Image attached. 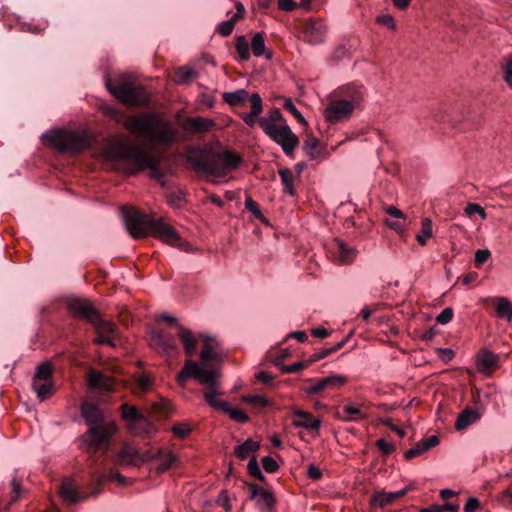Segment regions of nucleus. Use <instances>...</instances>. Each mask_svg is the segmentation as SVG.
<instances>
[{"label":"nucleus","instance_id":"c85d7f7f","mask_svg":"<svg viewBox=\"0 0 512 512\" xmlns=\"http://www.w3.org/2000/svg\"><path fill=\"white\" fill-rule=\"evenodd\" d=\"M294 416L296 419L293 420L292 424L295 427L307 430H318L321 426V421L319 419H315L309 412L298 409L294 411Z\"/></svg>","mask_w":512,"mask_h":512},{"label":"nucleus","instance_id":"69168bd1","mask_svg":"<svg viewBox=\"0 0 512 512\" xmlns=\"http://www.w3.org/2000/svg\"><path fill=\"white\" fill-rule=\"evenodd\" d=\"M12 492L10 495V502H16L20 498L22 491L21 482L15 477L11 480Z\"/></svg>","mask_w":512,"mask_h":512},{"label":"nucleus","instance_id":"a19ab883","mask_svg":"<svg viewBox=\"0 0 512 512\" xmlns=\"http://www.w3.org/2000/svg\"><path fill=\"white\" fill-rule=\"evenodd\" d=\"M336 249L339 253V260L342 264H349L355 258V250L351 247H347L343 241L335 240Z\"/></svg>","mask_w":512,"mask_h":512},{"label":"nucleus","instance_id":"7c9ffc66","mask_svg":"<svg viewBox=\"0 0 512 512\" xmlns=\"http://www.w3.org/2000/svg\"><path fill=\"white\" fill-rule=\"evenodd\" d=\"M407 492V487L396 492H376L371 498V504L384 507L392 503L395 499L404 496Z\"/></svg>","mask_w":512,"mask_h":512},{"label":"nucleus","instance_id":"6e6552de","mask_svg":"<svg viewBox=\"0 0 512 512\" xmlns=\"http://www.w3.org/2000/svg\"><path fill=\"white\" fill-rule=\"evenodd\" d=\"M258 125L273 142L281 147L286 156L292 157L294 155L299 139L289 125H270L264 119H258Z\"/></svg>","mask_w":512,"mask_h":512},{"label":"nucleus","instance_id":"c9c22d12","mask_svg":"<svg viewBox=\"0 0 512 512\" xmlns=\"http://www.w3.org/2000/svg\"><path fill=\"white\" fill-rule=\"evenodd\" d=\"M302 149L310 161L316 160L321 155L319 140L314 136H308L305 139Z\"/></svg>","mask_w":512,"mask_h":512},{"label":"nucleus","instance_id":"5701e85b","mask_svg":"<svg viewBox=\"0 0 512 512\" xmlns=\"http://www.w3.org/2000/svg\"><path fill=\"white\" fill-rule=\"evenodd\" d=\"M214 126L215 122L213 119L195 116L188 117L185 120L183 129L190 133H205L210 131Z\"/></svg>","mask_w":512,"mask_h":512},{"label":"nucleus","instance_id":"bf43d9fd","mask_svg":"<svg viewBox=\"0 0 512 512\" xmlns=\"http://www.w3.org/2000/svg\"><path fill=\"white\" fill-rule=\"evenodd\" d=\"M261 462H262L263 469L267 473H275L279 469V465L276 462V460H274L270 456H264L262 458Z\"/></svg>","mask_w":512,"mask_h":512},{"label":"nucleus","instance_id":"052dcab7","mask_svg":"<svg viewBox=\"0 0 512 512\" xmlns=\"http://www.w3.org/2000/svg\"><path fill=\"white\" fill-rule=\"evenodd\" d=\"M191 431V428L186 423H177L172 427V432L176 437L184 438Z\"/></svg>","mask_w":512,"mask_h":512},{"label":"nucleus","instance_id":"c03bdc74","mask_svg":"<svg viewBox=\"0 0 512 512\" xmlns=\"http://www.w3.org/2000/svg\"><path fill=\"white\" fill-rule=\"evenodd\" d=\"M500 69L504 82L512 89V53L504 57Z\"/></svg>","mask_w":512,"mask_h":512},{"label":"nucleus","instance_id":"49530a36","mask_svg":"<svg viewBox=\"0 0 512 512\" xmlns=\"http://www.w3.org/2000/svg\"><path fill=\"white\" fill-rule=\"evenodd\" d=\"M235 49L241 61L250 59L249 44L245 36L241 35L236 38Z\"/></svg>","mask_w":512,"mask_h":512},{"label":"nucleus","instance_id":"5fc2aeb1","mask_svg":"<svg viewBox=\"0 0 512 512\" xmlns=\"http://www.w3.org/2000/svg\"><path fill=\"white\" fill-rule=\"evenodd\" d=\"M308 366L309 365H308L307 361H298L291 365L283 364L280 366V370L284 374L297 373V372L307 368Z\"/></svg>","mask_w":512,"mask_h":512},{"label":"nucleus","instance_id":"473e14b6","mask_svg":"<svg viewBox=\"0 0 512 512\" xmlns=\"http://www.w3.org/2000/svg\"><path fill=\"white\" fill-rule=\"evenodd\" d=\"M251 50L255 57H265L267 60L272 58V53L267 51L265 46L264 34L256 33L251 41Z\"/></svg>","mask_w":512,"mask_h":512},{"label":"nucleus","instance_id":"338daca9","mask_svg":"<svg viewBox=\"0 0 512 512\" xmlns=\"http://www.w3.org/2000/svg\"><path fill=\"white\" fill-rule=\"evenodd\" d=\"M216 503L223 507L226 511H230L232 509V505L226 490H222L216 500Z\"/></svg>","mask_w":512,"mask_h":512},{"label":"nucleus","instance_id":"0e129e2a","mask_svg":"<svg viewBox=\"0 0 512 512\" xmlns=\"http://www.w3.org/2000/svg\"><path fill=\"white\" fill-rule=\"evenodd\" d=\"M376 446L384 455H389L395 450L394 444L383 438L376 441Z\"/></svg>","mask_w":512,"mask_h":512},{"label":"nucleus","instance_id":"4d7b16f0","mask_svg":"<svg viewBox=\"0 0 512 512\" xmlns=\"http://www.w3.org/2000/svg\"><path fill=\"white\" fill-rule=\"evenodd\" d=\"M465 213L468 216L478 214L483 220L487 218V213L485 212L484 208L476 203L467 204V206L465 207Z\"/></svg>","mask_w":512,"mask_h":512},{"label":"nucleus","instance_id":"58836bf2","mask_svg":"<svg viewBox=\"0 0 512 512\" xmlns=\"http://www.w3.org/2000/svg\"><path fill=\"white\" fill-rule=\"evenodd\" d=\"M248 98L250 99L249 94L245 89H238L232 92H225L223 94L224 101L230 106H237L245 102Z\"/></svg>","mask_w":512,"mask_h":512},{"label":"nucleus","instance_id":"de8ad7c7","mask_svg":"<svg viewBox=\"0 0 512 512\" xmlns=\"http://www.w3.org/2000/svg\"><path fill=\"white\" fill-rule=\"evenodd\" d=\"M247 470H248L249 475L252 476L253 478H255L256 480H258L260 482L266 481V477L262 473L255 456L250 458L248 465H247Z\"/></svg>","mask_w":512,"mask_h":512},{"label":"nucleus","instance_id":"9b49d317","mask_svg":"<svg viewBox=\"0 0 512 512\" xmlns=\"http://www.w3.org/2000/svg\"><path fill=\"white\" fill-rule=\"evenodd\" d=\"M32 387L40 401H44L54 393V384L52 380V366L45 362L38 366Z\"/></svg>","mask_w":512,"mask_h":512},{"label":"nucleus","instance_id":"cd10ccee","mask_svg":"<svg viewBox=\"0 0 512 512\" xmlns=\"http://www.w3.org/2000/svg\"><path fill=\"white\" fill-rule=\"evenodd\" d=\"M439 444V437L437 435H432L429 438H424L420 440L414 447L408 449L404 457L406 460H411L417 456H420L424 452L428 451L430 448L435 447Z\"/></svg>","mask_w":512,"mask_h":512},{"label":"nucleus","instance_id":"6e6d98bb","mask_svg":"<svg viewBox=\"0 0 512 512\" xmlns=\"http://www.w3.org/2000/svg\"><path fill=\"white\" fill-rule=\"evenodd\" d=\"M283 107L290 112L300 123H306L302 113L296 108L295 104L290 98L285 99Z\"/></svg>","mask_w":512,"mask_h":512},{"label":"nucleus","instance_id":"e433bc0d","mask_svg":"<svg viewBox=\"0 0 512 512\" xmlns=\"http://www.w3.org/2000/svg\"><path fill=\"white\" fill-rule=\"evenodd\" d=\"M91 324L94 326L97 334H104L113 337L117 330V327L113 322L101 319L99 314Z\"/></svg>","mask_w":512,"mask_h":512},{"label":"nucleus","instance_id":"dca6fc26","mask_svg":"<svg viewBox=\"0 0 512 512\" xmlns=\"http://www.w3.org/2000/svg\"><path fill=\"white\" fill-rule=\"evenodd\" d=\"M159 319L163 320L165 322H168L170 324L176 325V328L178 329V337L180 338L181 342L183 343V347H184V351H185L186 355L192 356L196 351L197 339L193 335L191 330L178 324L176 318L167 313L161 314L159 316Z\"/></svg>","mask_w":512,"mask_h":512},{"label":"nucleus","instance_id":"72a5a7b5","mask_svg":"<svg viewBox=\"0 0 512 512\" xmlns=\"http://www.w3.org/2000/svg\"><path fill=\"white\" fill-rule=\"evenodd\" d=\"M259 448H260L259 442L254 441L251 438H248L242 444H240L234 448V455L240 460H245L246 458H248V456L251 453L259 450Z\"/></svg>","mask_w":512,"mask_h":512},{"label":"nucleus","instance_id":"a211bd4d","mask_svg":"<svg viewBox=\"0 0 512 512\" xmlns=\"http://www.w3.org/2000/svg\"><path fill=\"white\" fill-rule=\"evenodd\" d=\"M117 461L121 465L140 466L147 463L146 451L139 450L129 443L123 444L117 454Z\"/></svg>","mask_w":512,"mask_h":512},{"label":"nucleus","instance_id":"c756f323","mask_svg":"<svg viewBox=\"0 0 512 512\" xmlns=\"http://www.w3.org/2000/svg\"><path fill=\"white\" fill-rule=\"evenodd\" d=\"M481 418V413L473 407H466L461 413H459L456 422V430H464L470 425L478 422Z\"/></svg>","mask_w":512,"mask_h":512},{"label":"nucleus","instance_id":"f03ea898","mask_svg":"<svg viewBox=\"0 0 512 512\" xmlns=\"http://www.w3.org/2000/svg\"><path fill=\"white\" fill-rule=\"evenodd\" d=\"M121 214L132 237L141 238L151 235L168 245H181L182 240L177 231L163 219L152 218L129 206H123Z\"/></svg>","mask_w":512,"mask_h":512},{"label":"nucleus","instance_id":"423d86ee","mask_svg":"<svg viewBox=\"0 0 512 512\" xmlns=\"http://www.w3.org/2000/svg\"><path fill=\"white\" fill-rule=\"evenodd\" d=\"M107 90L119 101L128 105H147L150 94L143 85L133 84L126 76H121L114 82L106 78Z\"/></svg>","mask_w":512,"mask_h":512},{"label":"nucleus","instance_id":"f704fd0d","mask_svg":"<svg viewBox=\"0 0 512 512\" xmlns=\"http://www.w3.org/2000/svg\"><path fill=\"white\" fill-rule=\"evenodd\" d=\"M496 314L499 318L506 319L508 322L512 321V302L506 297H495Z\"/></svg>","mask_w":512,"mask_h":512},{"label":"nucleus","instance_id":"f8f14e48","mask_svg":"<svg viewBox=\"0 0 512 512\" xmlns=\"http://www.w3.org/2000/svg\"><path fill=\"white\" fill-rule=\"evenodd\" d=\"M353 104L346 103L341 98L332 99L324 109V117L331 124L347 120L353 114Z\"/></svg>","mask_w":512,"mask_h":512},{"label":"nucleus","instance_id":"a878e982","mask_svg":"<svg viewBox=\"0 0 512 512\" xmlns=\"http://www.w3.org/2000/svg\"><path fill=\"white\" fill-rule=\"evenodd\" d=\"M59 494L63 501L73 504L88 496H80L75 481L71 478H65L59 488Z\"/></svg>","mask_w":512,"mask_h":512},{"label":"nucleus","instance_id":"4be33fe9","mask_svg":"<svg viewBox=\"0 0 512 512\" xmlns=\"http://www.w3.org/2000/svg\"><path fill=\"white\" fill-rule=\"evenodd\" d=\"M476 366L480 373L490 375L499 366V357L488 349H481L476 355Z\"/></svg>","mask_w":512,"mask_h":512},{"label":"nucleus","instance_id":"f257e3e1","mask_svg":"<svg viewBox=\"0 0 512 512\" xmlns=\"http://www.w3.org/2000/svg\"><path fill=\"white\" fill-rule=\"evenodd\" d=\"M102 156L112 164L114 170L125 175H136L149 169L153 178L162 177L155 156L134 144L124 141L110 142L103 148Z\"/></svg>","mask_w":512,"mask_h":512},{"label":"nucleus","instance_id":"37998d69","mask_svg":"<svg viewBox=\"0 0 512 512\" xmlns=\"http://www.w3.org/2000/svg\"><path fill=\"white\" fill-rule=\"evenodd\" d=\"M279 175L281 178V183L283 185V191L289 195H294L295 190L293 187V179L294 175L292 171L288 168H282L279 170Z\"/></svg>","mask_w":512,"mask_h":512},{"label":"nucleus","instance_id":"680f3d73","mask_svg":"<svg viewBox=\"0 0 512 512\" xmlns=\"http://www.w3.org/2000/svg\"><path fill=\"white\" fill-rule=\"evenodd\" d=\"M259 119L266 120L270 125H276L275 122L283 121V115L279 109L274 108L268 112L267 117H260Z\"/></svg>","mask_w":512,"mask_h":512},{"label":"nucleus","instance_id":"7ed1b4c3","mask_svg":"<svg viewBox=\"0 0 512 512\" xmlns=\"http://www.w3.org/2000/svg\"><path fill=\"white\" fill-rule=\"evenodd\" d=\"M130 133L141 136L155 145L169 147L178 138L172 123L155 112L127 116L123 123Z\"/></svg>","mask_w":512,"mask_h":512},{"label":"nucleus","instance_id":"603ef678","mask_svg":"<svg viewBox=\"0 0 512 512\" xmlns=\"http://www.w3.org/2000/svg\"><path fill=\"white\" fill-rule=\"evenodd\" d=\"M235 22L236 17H231L229 20L221 22L217 27V32L223 37L229 36L233 32Z\"/></svg>","mask_w":512,"mask_h":512},{"label":"nucleus","instance_id":"9d476101","mask_svg":"<svg viewBox=\"0 0 512 512\" xmlns=\"http://www.w3.org/2000/svg\"><path fill=\"white\" fill-rule=\"evenodd\" d=\"M220 374L216 370L204 369L193 360H186L183 368L177 375V382L184 386L190 378L196 379L199 383L205 384L207 389L217 388V379Z\"/></svg>","mask_w":512,"mask_h":512},{"label":"nucleus","instance_id":"8fccbe9b","mask_svg":"<svg viewBox=\"0 0 512 512\" xmlns=\"http://www.w3.org/2000/svg\"><path fill=\"white\" fill-rule=\"evenodd\" d=\"M200 357L203 361H212L217 358L216 351L210 343V338H205L203 349L201 350Z\"/></svg>","mask_w":512,"mask_h":512},{"label":"nucleus","instance_id":"e2e57ef3","mask_svg":"<svg viewBox=\"0 0 512 512\" xmlns=\"http://www.w3.org/2000/svg\"><path fill=\"white\" fill-rule=\"evenodd\" d=\"M454 312L453 309L447 307L441 311V313L436 317V321L439 324L445 325L448 324L453 318Z\"/></svg>","mask_w":512,"mask_h":512},{"label":"nucleus","instance_id":"f3484780","mask_svg":"<svg viewBox=\"0 0 512 512\" xmlns=\"http://www.w3.org/2000/svg\"><path fill=\"white\" fill-rule=\"evenodd\" d=\"M367 407L365 403L348 402L336 412V417L344 422H356L367 418Z\"/></svg>","mask_w":512,"mask_h":512},{"label":"nucleus","instance_id":"b1692460","mask_svg":"<svg viewBox=\"0 0 512 512\" xmlns=\"http://www.w3.org/2000/svg\"><path fill=\"white\" fill-rule=\"evenodd\" d=\"M81 415L84 418L85 423L88 425V427L109 422L104 420L102 411L96 404L93 403H83L81 405Z\"/></svg>","mask_w":512,"mask_h":512},{"label":"nucleus","instance_id":"774afa93","mask_svg":"<svg viewBox=\"0 0 512 512\" xmlns=\"http://www.w3.org/2000/svg\"><path fill=\"white\" fill-rule=\"evenodd\" d=\"M137 386L142 393H145L151 388L152 380L147 375H141L137 379Z\"/></svg>","mask_w":512,"mask_h":512},{"label":"nucleus","instance_id":"13d9d810","mask_svg":"<svg viewBox=\"0 0 512 512\" xmlns=\"http://www.w3.org/2000/svg\"><path fill=\"white\" fill-rule=\"evenodd\" d=\"M491 256L488 249H478L475 252L474 264L477 268H480Z\"/></svg>","mask_w":512,"mask_h":512},{"label":"nucleus","instance_id":"2eb2a0df","mask_svg":"<svg viewBox=\"0 0 512 512\" xmlns=\"http://www.w3.org/2000/svg\"><path fill=\"white\" fill-rule=\"evenodd\" d=\"M249 498L255 500L260 512H271L275 505V497L269 490L260 488L255 483H247Z\"/></svg>","mask_w":512,"mask_h":512},{"label":"nucleus","instance_id":"09e8293b","mask_svg":"<svg viewBox=\"0 0 512 512\" xmlns=\"http://www.w3.org/2000/svg\"><path fill=\"white\" fill-rule=\"evenodd\" d=\"M224 413H227L232 420L240 424L246 423L249 420L247 413L240 408H231L228 405Z\"/></svg>","mask_w":512,"mask_h":512},{"label":"nucleus","instance_id":"ea45409f","mask_svg":"<svg viewBox=\"0 0 512 512\" xmlns=\"http://www.w3.org/2000/svg\"><path fill=\"white\" fill-rule=\"evenodd\" d=\"M219 393L214 389H207L204 393V399L208 403L209 406H211L214 409L221 410L224 412V410L227 408L228 403L224 400H221L218 397Z\"/></svg>","mask_w":512,"mask_h":512},{"label":"nucleus","instance_id":"79ce46f5","mask_svg":"<svg viewBox=\"0 0 512 512\" xmlns=\"http://www.w3.org/2000/svg\"><path fill=\"white\" fill-rule=\"evenodd\" d=\"M432 220L430 218H424L421 223V231L416 235V240L419 245L425 246L427 238L432 237Z\"/></svg>","mask_w":512,"mask_h":512},{"label":"nucleus","instance_id":"a18cd8bd","mask_svg":"<svg viewBox=\"0 0 512 512\" xmlns=\"http://www.w3.org/2000/svg\"><path fill=\"white\" fill-rule=\"evenodd\" d=\"M109 478H110L109 474L93 473L92 474V488H91V491H90L88 497L89 496L97 497L101 493L102 486L106 482L110 481Z\"/></svg>","mask_w":512,"mask_h":512},{"label":"nucleus","instance_id":"412c9836","mask_svg":"<svg viewBox=\"0 0 512 512\" xmlns=\"http://www.w3.org/2000/svg\"><path fill=\"white\" fill-rule=\"evenodd\" d=\"M304 39L311 45L324 42L326 25L323 20H309L303 26Z\"/></svg>","mask_w":512,"mask_h":512},{"label":"nucleus","instance_id":"393cba45","mask_svg":"<svg viewBox=\"0 0 512 512\" xmlns=\"http://www.w3.org/2000/svg\"><path fill=\"white\" fill-rule=\"evenodd\" d=\"M338 93L343 101H346V103L353 104L354 110L357 107H359L361 102L363 101L364 93L362 86L350 84L342 87Z\"/></svg>","mask_w":512,"mask_h":512},{"label":"nucleus","instance_id":"1a4fd4ad","mask_svg":"<svg viewBox=\"0 0 512 512\" xmlns=\"http://www.w3.org/2000/svg\"><path fill=\"white\" fill-rule=\"evenodd\" d=\"M116 431L117 426L114 422L102 423L89 427L81 436L80 441L88 451L96 452L109 446L110 440Z\"/></svg>","mask_w":512,"mask_h":512},{"label":"nucleus","instance_id":"20e7f679","mask_svg":"<svg viewBox=\"0 0 512 512\" xmlns=\"http://www.w3.org/2000/svg\"><path fill=\"white\" fill-rule=\"evenodd\" d=\"M187 160L194 171L215 177H225L242 162L241 156L230 150L214 153L199 148L192 149L187 156Z\"/></svg>","mask_w":512,"mask_h":512},{"label":"nucleus","instance_id":"3c124183","mask_svg":"<svg viewBox=\"0 0 512 512\" xmlns=\"http://www.w3.org/2000/svg\"><path fill=\"white\" fill-rule=\"evenodd\" d=\"M242 400L259 407H266L270 404V400L266 396L260 394L246 395L242 397Z\"/></svg>","mask_w":512,"mask_h":512},{"label":"nucleus","instance_id":"0eeeda50","mask_svg":"<svg viewBox=\"0 0 512 512\" xmlns=\"http://www.w3.org/2000/svg\"><path fill=\"white\" fill-rule=\"evenodd\" d=\"M122 419L126 422L128 432L142 439H151L155 436L157 428L154 423L145 417L135 406L124 403L120 407Z\"/></svg>","mask_w":512,"mask_h":512},{"label":"nucleus","instance_id":"4468645a","mask_svg":"<svg viewBox=\"0 0 512 512\" xmlns=\"http://www.w3.org/2000/svg\"><path fill=\"white\" fill-rule=\"evenodd\" d=\"M150 345L158 352L167 356H173L178 353L176 338L163 330H153L150 336Z\"/></svg>","mask_w":512,"mask_h":512},{"label":"nucleus","instance_id":"bb28decb","mask_svg":"<svg viewBox=\"0 0 512 512\" xmlns=\"http://www.w3.org/2000/svg\"><path fill=\"white\" fill-rule=\"evenodd\" d=\"M251 110L248 113L241 114V119L247 124L249 127H254L256 123H258L257 116H259L263 110V103L260 95L258 93H253L250 96Z\"/></svg>","mask_w":512,"mask_h":512},{"label":"nucleus","instance_id":"aec40b11","mask_svg":"<svg viewBox=\"0 0 512 512\" xmlns=\"http://www.w3.org/2000/svg\"><path fill=\"white\" fill-rule=\"evenodd\" d=\"M70 313L80 319H83L90 324L95 321L98 312L94 309L92 304L84 299H71L68 303Z\"/></svg>","mask_w":512,"mask_h":512},{"label":"nucleus","instance_id":"39448f33","mask_svg":"<svg viewBox=\"0 0 512 512\" xmlns=\"http://www.w3.org/2000/svg\"><path fill=\"white\" fill-rule=\"evenodd\" d=\"M41 139L44 145L70 155H76L91 145V139L85 131L56 129L45 132Z\"/></svg>","mask_w":512,"mask_h":512},{"label":"nucleus","instance_id":"2f4dec72","mask_svg":"<svg viewBox=\"0 0 512 512\" xmlns=\"http://www.w3.org/2000/svg\"><path fill=\"white\" fill-rule=\"evenodd\" d=\"M88 385L93 389L113 391V381L98 371H92L89 373Z\"/></svg>","mask_w":512,"mask_h":512},{"label":"nucleus","instance_id":"864d4df0","mask_svg":"<svg viewBox=\"0 0 512 512\" xmlns=\"http://www.w3.org/2000/svg\"><path fill=\"white\" fill-rule=\"evenodd\" d=\"M245 208L253 214L257 219L264 221L265 217L262 214L258 204L250 197H247L244 202Z\"/></svg>","mask_w":512,"mask_h":512},{"label":"nucleus","instance_id":"ddd939ff","mask_svg":"<svg viewBox=\"0 0 512 512\" xmlns=\"http://www.w3.org/2000/svg\"><path fill=\"white\" fill-rule=\"evenodd\" d=\"M307 382L311 383L309 386L302 388L303 392L309 396L318 395L325 389H336L345 385L348 381L346 376L343 375H331L321 379H307Z\"/></svg>","mask_w":512,"mask_h":512},{"label":"nucleus","instance_id":"6ab92c4d","mask_svg":"<svg viewBox=\"0 0 512 512\" xmlns=\"http://www.w3.org/2000/svg\"><path fill=\"white\" fill-rule=\"evenodd\" d=\"M146 457L147 462L157 461L159 463L156 467V471L159 473L170 469L177 460L170 450L164 448L149 449L146 451Z\"/></svg>","mask_w":512,"mask_h":512},{"label":"nucleus","instance_id":"4c0bfd02","mask_svg":"<svg viewBox=\"0 0 512 512\" xmlns=\"http://www.w3.org/2000/svg\"><path fill=\"white\" fill-rule=\"evenodd\" d=\"M197 77V72L189 67V66H182L177 68L174 75V81L177 84H187L193 81Z\"/></svg>","mask_w":512,"mask_h":512}]
</instances>
